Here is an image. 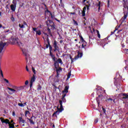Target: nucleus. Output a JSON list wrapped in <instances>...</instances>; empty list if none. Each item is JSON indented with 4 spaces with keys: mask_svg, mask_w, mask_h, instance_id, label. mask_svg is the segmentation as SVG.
<instances>
[{
    "mask_svg": "<svg viewBox=\"0 0 128 128\" xmlns=\"http://www.w3.org/2000/svg\"><path fill=\"white\" fill-rule=\"evenodd\" d=\"M62 110H64V108H62V106H60V108L58 107V110L52 114V116H56V118H57V116H58V114H60V112H62Z\"/></svg>",
    "mask_w": 128,
    "mask_h": 128,
    "instance_id": "obj_1",
    "label": "nucleus"
},
{
    "mask_svg": "<svg viewBox=\"0 0 128 128\" xmlns=\"http://www.w3.org/2000/svg\"><path fill=\"white\" fill-rule=\"evenodd\" d=\"M124 16L122 18V20H126V18H128V7H124Z\"/></svg>",
    "mask_w": 128,
    "mask_h": 128,
    "instance_id": "obj_2",
    "label": "nucleus"
},
{
    "mask_svg": "<svg viewBox=\"0 0 128 128\" xmlns=\"http://www.w3.org/2000/svg\"><path fill=\"white\" fill-rule=\"evenodd\" d=\"M6 44V42H0V54L2 56V50H4V48Z\"/></svg>",
    "mask_w": 128,
    "mask_h": 128,
    "instance_id": "obj_3",
    "label": "nucleus"
},
{
    "mask_svg": "<svg viewBox=\"0 0 128 128\" xmlns=\"http://www.w3.org/2000/svg\"><path fill=\"white\" fill-rule=\"evenodd\" d=\"M36 82V76L34 75H33V76L31 78L30 82V88L32 86V84Z\"/></svg>",
    "mask_w": 128,
    "mask_h": 128,
    "instance_id": "obj_4",
    "label": "nucleus"
},
{
    "mask_svg": "<svg viewBox=\"0 0 128 128\" xmlns=\"http://www.w3.org/2000/svg\"><path fill=\"white\" fill-rule=\"evenodd\" d=\"M0 120L2 122V124L4 123V124H10V120L8 119L4 120L2 118H0Z\"/></svg>",
    "mask_w": 128,
    "mask_h": 128,
    "instance_id": "obj_5",
    "label": "nucleus"
},
{
    "mask_svg": "<svg viewBox=\"0 0 128 128\" xmlns=\"http://www.w3.org/2000/svg\"><path fill=\"white\" fill-rule=\"evenodd\" d=\"M84 4L85 6H87V10H88V6H90V2H88V0H84Z\"/></svg>",
    "mask_w": 128,
    "mask_h": 128,
    "instance_id": "obj_6",
    "label": "nucleus"
},
{
    "mask_svg": "<svg viewBox=\"0 0 128 128\" xmlns=\"http://www.w3.org/2000/svg\"><path fill=\"white\" fill-rule=\"evenodd\" d=\"M16 8V5H14L12 4L10 5V8L12 12H15Z\"/></svg>",
    "mask_w": 128,
    "mask_h": 128,
    "instance_id": "obj_7",
    "label": "nucleus"
},
{
    "mask_svg": "<svg viewBox=\"0 0 128 128\" xmlns=\"http://www.w3.org/2000/svg\"><path fill=\"white\" fill-rule=\"evenodd\" d=\"M86 7H84L82 11V16H86Z\"/></svg>",
    "mask_w": 128,
    "mask_h": 128,
    "instance_id": "obj_8",
    "label": "nucleus"
},
{
    "mask_svg": "<svg viewBox=\"0 0 128 128\" xmlns=\"http://www.w3.org/2000/svg\"><path fill=\"white\" fill-rule=\"evenodd\" d=\"M49 23L50 24H50V26H51L53 30H54L55 28H54V22H52V20H49Z\"/></svg>",
    "mask_w": 128,
    "mask_h": 128,
    "instance_id": "obj_9",
    "label": "nucleus"
},
{
    "mask_svg": "<svg viewBox=\"0 0 128 128\" xmlns=\"http://www.w3.org/2000/svg\"><path fill=\"white\" fill-rule=\"evenodd\" d=\"M13 42L14 44H20V40L18 38L14 39L13 40Z\"/></svg>",
    "mask_w": 128,
    "mask_h": 128,
    "instance_id": "obj_10",
    "label": "nucleus"
},
{
    "mask_svg": "<svg viewBox=\"0 0 128 128\" xmlns=\"http://www.w3.org/2000/svg\"><path fill=\"white\" fill-rule=\"evenodd\" d=\"M24 26H26V23L24 22V24H22V25L20 24H19V26L20 28H26Z\"/></svg>",
    "mask_w": 128,
    "mask_h": 128,
    "instance_id": "obj_11",
    "label": "nucleus"
},
{
    "mask_svg": "<svg viewBox=\"0 0 128 128\" xmlns=\"http://www.w3.org/2000/svg\"><path fill=\"white\" fill-rule=\"evenodd\" d=\"M96 6L98 7V10H100V2L98 1V2L96 3Z\"/></svg>",
    "mask_w": 128,
    "mask_h": 128,
    "instance_id": "obj_12",
    "label": "nucleus"
},
{
    "mask_svg": "<svg viewBox=\"0 0 128 128\" xmlns=\"http://www.w3.org/2000/svg\"><path fill=\"white\" fill-rule=\"evenodd\" d=\"M68 86H66L65 87V88L64 90L63 91V92H68Z\"/></svg>",
    "mask_w": 128,
    "mask_h": 128,
    "instance_id": "obj_13",
    "label": "nucleus"
},
{
    "mask_svg": "<svg viewBox=\"0 0 128 128\" xmlns=\"http://www.w3.org/2000/svg\"><path fill=\"white\" fill-rule=\"evenodd\" d=\"M54 46L55 50H58V45L56 44V41L54 42Z\"/></svg>",
    "mask_w": 128,
    "mask_h": 128,
    "instance_id": "obj_14",
    "label": "nucleus"
},
{
    "mask_svg": "<svg viewBox=\"0 0 128 128\" xmlns=\"http://www.w3.org/2000/svg\"><path fill=\"white\" fill-rule=\"evenodd\" d=\"M19 120H20V122H22V124H24V120H22V118L20 117Z\"/></svg>",
    "mask_w": 128,
    "mask_h": 128,
    "instance_id": "obj_15",
    "label": "nucleus"
},
{
    "mask_svg": "<svg viewBox=\"0 0 128 128\" xmlns=\"http://www.w3.org/2000/svg\"><path fill=\"white\" fill-rule=\"evenodd\" d=\"M96 32L98 38H100V31H98V30H96Z\"/></svg>",
    "mask_w": 128,
    "mask_h": 128,
    "instance_id": "obj_16",
    "label": "nucleus"
},
{
    "mask_svg": "<svg viewBox=\"0 0 128 128\" xmlns=\"http://www.w3.org/2000/svg\"><path fill=\"white\" fill-rule=\"evenodd\" d=\"M8 89L9 90H10V92H15L16 90L10 88H8Z\"/></svg>",
    "mask_w": 128,
    "mask_h": 128,
    "instance_id": "obj_17",
    "label": "nucleus"
},
{
    "mask_svg": "<svg viewBox=\"0 0 128 128\" xmlns=\"http://www.w3.org/2000/svg\"><path fill=\"white\" fill-rule=\"evenodd\" d=\"M28 114H30V111L26 110L25 112V116H26V118L28 116Z\"/></svg>",
    "mask_w": 128,
    "mask_h": 128,
    "instance_id": "obj_18",
    "label": "nucleus"
},
{
    "mask_svg": "<svg viewBox=\"0 0 128 128\" xmlns=\"http://www.w3.org/2000/svg\"><path fill=\"white\" fill-rule=\"evenodd\" d=\"M36 34H38V36H40L42 34V32H40V30H38L36 31Z\"/></svg>",
    "mask_w": 128,
    "mask_h": 128,
    "instance_id": "obj_19",
    "label": "nucleus"
},
{
    "mask_svg": "<svg viewBox=\"0 0 128 128\" xmlns=\"http://www.w3.org/2000/svg\"><path fill=\"white\" fill-rule=\"evenodd\" d=\"M29 122H30V124H34V120H32V119L28 118Z\"/></svg>",
    "mask_w": 128,
    "mask_h": 128,
    "instance_id": "obj_20",
    "label": "nucleus"
},
{
    "mask_svg": "<svg viewBox=\"0 0 128 128\" xmlns=\"http://www.w3.org/2000/svg\"><path fill=\"white\" fill-rule=\"evenodd\" d=\"M80 38H81V40L82 42H83V44H86V41H84V38H82V36H80Z\"/></svg>",
    "mask_w": 128,
    "mask_h": 128,
    "instance_id": "obj_21",
    "label": "nucleus"
},
{
    "mask_svg": "<svg viewBox=\"0 0 128 128\" xmlns=\"http://www.w3.org/2000/svg\"><path fill=\"white\" fill-rule=\"evenodd\" d=\"M128 98V94H123L122 98Z\"/></svg>",
    "mask_w": 128,
    "mask_h": 128,
    "instance_id": "obj_22",
    "label": "nucleus"
},
{
    "mask_svg": "<svg viewBox=\"0 0 128 128\" xmlns=\"http://www.w3.org/2000/svg\"><path fill=\"white\" fill-rule=\"evenodd\" d=\"M82 53H78V57L82 58Z\"/></svg>",
    "mask_w": 128,
    "mask_h": 128,
    "instance_id": "obj_23",
    "label": "nucleus"
},
{
    "mask_svg": "<svg viewBox=\"0 0 128 128\" xmlns=\"http://www.w3.org/2000/svg\"><path fill=\"white\" fill-rule=\"evenodd\" d=\"M58 62L60 64H62V59L58 58Z\"/></svg>",
    "mask_w": 128,
    "mask_h": 128,
    "instance_id": "obj_24",
    "label": "nucleus"
},
{
    "mask_svg": "<svg viewBox=\"0 0 128 128\" xmlns=\"http://www.w3.org/2000/svg\"><path fill=\"white\" fill-rule=\"evenodd\" d=\"M32 70L34 74H36V70L34 69V68L32 67Z\"/></svg>",
    "mask_w": 128,
    "mask_h": 128,
    "instance_id": "obj_25",
    "label": "nucleus"
},
{
    "mask_svg": "<svg viewBox=\"0 0 128 128\" xmlns=\"http://www.w3.org/2000/svg\"><path fill=\"white\" fill-rule=\"evenodd\" d=\"M12 4L14 6H16V0H12Z\"/></svg>",
    "mask_w": 128,
    "mask_h": 128,
    "instance_id": "obj_26",
    "label": "nucleus"
},
{
    "mask_svg": "<svg viewBox=\"0 0 128 128\" xmlns=\"http://www.w3.org/2000/svg\"><path fill=\"white\" fill-rule=\"evenodd\" d=\"M18 106H21L22 108L24 106L22 103H18Z\"/></svg>",
    "mask_w": 128,
    "mask_h": 128,
    "instance_id": "obj_27",
    "label": "nucleus"
},
{
    "mask_svg": "<svg viewBox=\"0 0 128 128\" xmlns=\"http://www.w3.org/2000/svg\"><path fill=\"white\" fill-rule=\"evenodd\" d=\"M54 65L56 68H58V62H56L54 64Z\"/></svg>",
    "mask_w": 128,
    "mask_h": 128,
    "instance_id": "obj_28",
    "label": "nucleus"
},
{
    "mask_svg": "<svg viewBox=\"0 0 128 128\" xmlns=\"http://www.w3.org/2000/svg\"><path fill=\"white\" fill-rule=\"evenodd\" d=\"M73 22H74V24H76V26H78V22H76V21H75V20H73Z\"/></svg>",
    "mask_w": 128,
    "mask_h": 128,
    "instance_id": "obj_29",
    "label": "nucleus"
},
{
    "mask_svg": "<svg viewBox=\"0 0 128 128\" xmlns=\"http://www.w3.org/2000/svg\"><path fill=\"white\" fill-rule=\"evenodd\" d=\"M0 74L2 78H4V74H2V70H1V69H0Z\"/></svg>",
    "mask_w": 128,
    "mask_h": 128,
    "instance_id": "obj_30",
    "label": "nucleus"
},
{
    "mask_svg": "<svg viewBox=\"0 0 128 128\" xmlns=\"http://www.w3.org/2000/svg\"><path fill=\"white\" fill-rule=\"evenodd\" d=\"M4 80L6 82V84H10L8 80L7 79L4 78Z\"/></svg>",
    "mask_w": 128,
    "mask_h": 128,
    "instance_id": "obj_31",
    "label": "nucleus"
},
{
    "mask_svg": "<svg viewBox=\"0 0 128 128\" xmlns=\"http://www.w3.org/2000/svg\"><path fill=\"white\" fill-rule=\"evenodd\" d=\"M70 73H68V78H67V80H68V78H70Z\"/></svg>",
    "mask_w": 128,
    "mask_h": 128,
    "instance_id": "obj_32",
    "label": "nucleus"
},
{
    "mask_svg": "<svg viewBox=\"0 0 128 128\" xmlns=\"http://www.w3.org/2000/svg\"><path fill=\"white\" fill-rule=\"evenodd\" d=\"M59 102L61 106H62V100H60Z\"/></svg>",
    "mask_w": 128,
    "mask_h": 128,
    "instance_id": "obj_33",
    "label": "nucleus"
},
{
    "mask_svg": "<svg viewBox=\"0 0 128 128\" xmlns=\"http://www.w3.org/2000/svg\"><path fill=\"white\" fill-rule=\"evenodd\" d=\"M25 84L26 86H28V80H26L25 82Z\"/></svg>",
    "mask_w": 128,
    "mask_h": 128,
    "instance_id": "obj_34",
    "label": "nucleus"
},
{
    "mask_svg": "<svg viewBox=\"0 0 128 128\" xmlns=\"http://www.w3.org/2000/svg\"><path fill=\"white\" fill-rule=\"evenodd\" d=\"M11 20H12V22H14V18L12 16V17L11 18Z\"/></svg>",
    "mask_w": 128,
    "mask_h": 128,
    "instance_id": "obj_35",
    "label": "nucleus"
},
{
    "mask_svg": "<svg viewBox=\"0 0 128 128\" xmlns=\"http://www.w3.org/2000/svg\"><path fill=\"white\" fill-rule=\"evenodd\" d=\"M22 52H23L24 54H26V50H24V49H23L22 50Z\"/></svg>",
    "mask_w": 128,
    "mask_h": 128,
    "instance_id": "obj_36",
    "label": "nucleus"
},
{
    "mask_svg": "<svg viewBox=\"0 0 128 128\" xmlns=\"http://www.w3.org/2000/svg\"><path fill=\"white\" fill-rule=\"evenodd\" d=\"M102 110H103L104 114H106V110L104 109V108L102 107Z\"/></svg>",
    "mask_w": 128,
    "mask_h": 128,
    "instance_id": "obj_37",
    "label": "nucleus"
},
{
    "mask_svg": "<svg viewBox=\"0 0 128 128\" xmlns=\"http://www.w3.org/2000/svg\"><path fill=\"white\" fill-rule=\"evenodd\" d=\"M125 52L127 54H128V48L125 50Z\"/></svg>",
    "mask_w": 128,
    "mask_h": 128,
    "instance_id": "obj_38",
    "label": "nucleus"
},
{
    "mask_svg": "<svg viewBox=\"0 0 128 128\" xmlns=\"http://www.w3.org/2000/svg\"><path fill=\"white\" fill-rule=\"evenodd\" d=\"M32 30H34V32H36V28H33Z\"/></svg>",
    "mask_w": 128,
    "mask_h": 128,
    "instance_id": "obj_39",
    "label": "nucleus"
},
{
    "mask_svg": "<svg viewBox=\"0 0 128 128\" xmlns=\"http://www.w3.org/2000/svg\"><path fill=\"white\" fill-rule=\"evenodd\" d=\"M26 70L27 72H30V70H28V66H26Z\"/></svg>",
    "mask_w": 128,
    "mask_h": 128,
    "instance_id": "obj_40",
    "label": "nucleus"
},
{
    "mask_svg": "<svg viewBox=\"0 0 128 128\" xmlns=\"http://www.w3.org/2000/svg\"><path fill=\"white\" fill-rule=\"evenodd\" d=\"M50 56H51L52 58L54 56V54H52V53H50Z\"/></svg>",
    "mask_w": 128,
    "mask_h": 128,
    "instance_id": "obj_41",
    "label": "nucleus"
},
{
    "mask_svg": "<svg viewBox=\"0 0 128 128\" xmlns=\"http://www.w3.org/2000/svg\"><path fill=\"white\" fill-rule=\"evenodd\" d=\"M53 60H54V62H56V57H54L53 58H52Z\"/></svg>",
    "mask_w": 128,
    "mask_h": 128,
    "instance_id": "obj_42",
    "label": "nucleus"
},
{
    "mask_svg": "<svg viewBox=\"0 0 128 128\" xmlns=\"http://www.w3.org/2000/svg\"><path fill=\"white\" fill-rule=\"evenodd\" d=\"M107 100H112V99L109 98L107 99Z\"/></svg>",
    "mask_w": 128,
    "mask_h": 128,
    "instance_id": "obj_43",
    "label": "nucleus"
},
{
    "mask_svg": "<svg viewBox=\"0 0 128 128\" xmlns=\"http://www.w3.org/2000/svg\"><path fill=\"white\" fill-rule=\"evenodd\" d=\"M86 46V44H82V48H84Z\"/></svg>",
    "mask_w": 128,
    "mask_h": 128,
    "instance_id": "obj_44",
    "label": "nucleus"
},
{
    "mask_svg": "<svg viewBox=\"0 0 128 128\" xmlns=\"http://www.w3.org/2000/svg\"><path fill=\"white\" fill-rule=\"evenodd\" d=\"M16 115V114L14 113V112H12V116H14Z\"/></svg>",
    "mask_w": 128,
    "mask_h": 128,
    "instance_id": "obj_45",
    "label": "nucleus"
},
{
    "mask_svg": "<svg viewBox=\"0 0 128 128\" xmlns=\"http://www.w3.org/2000/svg\"><path fill=\"white\" fill-rule=\"evenodd\" d=\"M76 13L74 12H70V14H75Z\"/></svg>",
    "mask_w": 128,
    "mask_h": 128,
    "instance_id": "obj_46",
    "label": "nucleus"
},
{
    "mask_svg": "<svg viewBox=\"0 0 128 128\" xmlns=\"http://www.w3.org/2000/svg\"><path fill=\"white\" fill-rule=\"evenodd\" d=\"M56 20V22H60V20L56 19V18H55Z\"/></svg>",
    "mask_w": 128,
    "mask_h": 128,
    "instance_id": "obj_47",
    "label": "nucleus"
},
{
    "mask_svg": "<svg viewBox=\"0 0 128 128\" xmlns=\"http://www.w3.org/2000/svg\"><path fill=\"white\" fill-rule=\"evenodd\" d=\"M23 104L24 105V106H26V102L24 103Z\"/></svg>",
    "mask_w": 128,
    "mask_h": 128,
    "instance_id": "obj_48",
    "label": "nucleus"
},
{
    "mask_svg": "<svg viewBox=\"0 0 128 128\" xmlns=\"http://www.w3.org/2000/svg\"><path fill=\"white\" fill-rule=\"evenodd\" d=\"M2 28V24H0V28Z\"/></svg>",
    "mask_w": 128,
    "mask_h": 128,
    "instance_id": "obj_49",
    "label": "nucleus"
},
{
    "mask_svg": "<svg viewBox=\"0 0 128 128\" xmlns=\"http://www.w3.org/2000/svg\"><path fill=\"white\" fill-rule=\"evenodd\" d=\"M10 122H11V123L14 122V120H11V121H10Z\"/></svg>",
    "mask_w": 128,
    "mask_h": 128,
    "instance_id": "obj_50",
    "label": "nucleus"
},
{
    "mask_svg": "<svg viewBox=\"0 0 128 128\" xmlns=\"http://www.w3.org/2000/svg\"><path fill=\"white\" fill-rule=\"evenodd\" d=\"M113 100V102H114V104H116V102H114V100Z\"/></svg>",
    "mask_w": 128,
    "mask_h": 128,
    "instance_id": "obj_51",
    "label": "nucleus"
},
{
    "mask_svg": "<svg viewBox=\"0 0 128 128\" xmlns=\"http://www.w3.org/2000/svg\"><path fill=\"white\" fill-rule=\"evenodd\" d=\"M48 32H50V29L48 28Z\"/></svg>",
    "mask_w": 128,
    "mask_h": 128,
    "instance_id": "obj_52",
    "label": "nucleus"
},
{
    "mask_svg": "<svg viewBox=\"0 0 128 128\" xmlns=\"http://www.w3.org/2000/svg\"><path fill=\"white\" fill-rule=\"evenodd\" d=\"M46 48H48V46H46Z\"/></svg>",
    "mask_w": 128,
    "mask_h": 128,
    "instance_id": "obj_53",
    "label": "nucleus"
},
{
    "mask_svg": "<svg viewBox=\"0 0 128 128\" xmlns=\"http://www.w3.org/2000/svg\"><path fill=\"white\" fill-rule=\"evenodd\" d=\"M50 50H52V47L50 46Z\"/></svg>",
    "mask_w": 128,
    "mask_h": 128,
    "instance_id": "obj_54",
    "label": "nucleus"
},
{
    "mask_svg": "<svg viewBox=\"0 0 128 128\" xmlns=\"http://www.w3.org/2000/svg\"><path fill=\"white\" fill-rule=\"evenodd\" d=\"M1 14H2V13L0 12V16Z\"/></svg>",
    "mask_w": 128,
    "mask_h": 128,
    "instance_id": "obj_55",
    "label": "nucleus"
},
{
    "mask_svg": "<svg viewBox=\"0 0 128 128\" xmlns=\"http://www.w3.org/2000/svg\"><path fill=\"white\" fill-rule=\"evenodd\" d=\"M0 100H2V99H0Z\"/></svg>",
    "mask_w": 128,
    "mask_h": 128,
    "instance_id": "obj_56",
    "label": "nucleus"
},
{
    "mask_svg": "<svg viewBox=\"0 0 128 128\" xmlns=\"http://www.w3.org/2000/svg\"><path fill=\"white\" fill-rule=\"evenodd\" d=\"M14 124H15V123H13V124H12L14 125Z\"/></svg>",
    "mask_w": 128,
    "mask_h": 128,
    "instance_id": "obj_57",
    "label": "nucleus"
},
{
    "mask_svg": "<svg viewBox=\"0 0 128 128\" xmlns=\"http://www.w3.org/2000/svg\"><path fill=\"white\" fill-rule=\"evenodd\" d=\"M76 42V39L75 40Z\"/></svg>",
    "mask_w": 128,
    "mask_h": 128,
    "instance_id": "obj_58",
    "label": "nucleus"
},
{
    "mask_svg": "<svg viewBox=\"0 0 128 128\" xmlns=\"http://www.w3.org/2000/svg\"><path fill=\"white\" fill-rule=\"evenodd\" d=\"M60 70H62V68H60Z\"/></svg>",
    "mask_w": 128,
    "mask_h": 128,
    "instance_id": "obj_59",
    "label": "nucleus"
},
{
    "mask_svg": "<svg viewBox=\"0 0 128 128\" xmlns=\"http://www.w3.org/2000/svg\"><path fill=\"white\" fill-rule=\"evenodd\" d=\"M21 88H24V86H21Z\"/></svg>",
    "mask_w": 128,
    "mask_h": 128,
    "instance_id": "obj_60",
    "label": "nucleus"
},
{
    "mask_svg": "<svg viewBox=\"0 0 128 128\" xmlns=\"http://www.w3.org/2000/svg\"><path fill=\"white\" fill-rule=\"evenodd\" d=\"M47 26H48V24H47Z\"/></svg>",
    "mask_w": 128,
    "mask_h": 128,
    "instance_id": "obj_61",
    "label": "nucleus"
},
{
    "mask_svg": "<svg viewBox=\"0 0 128 128\" xmlns=\"http://www.w3.org/2000/svg\"><path fill=\"white\" fill-rule=\"evenodd\" d=\"M3 28H4V27H3Z\"/></svg>",
    "mask_w": 128,
    "mask_h": 128,
    "instance_id": "obj_62",
    "label": "nucleus"
},
{
    "mask_svg": "<svg viewBox=\"0 0 128 128\" xmlns=\"http://www.w3.org/2000/svg\"><path fill=\"white\" fill-rule=\"evenodd\" d=\"M31 118H32V117Z\"/></svg>",
    "mask_w": 128,
    "mask_h": 128,
    "instance_id": "obj_63",
    "label": "nucleus"
}]
</instances>
